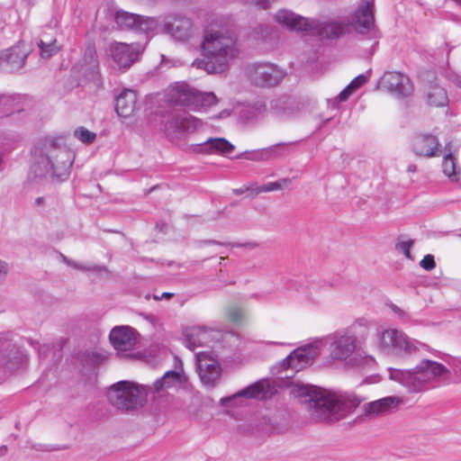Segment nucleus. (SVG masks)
<instances>
[{"label": "nucleus", "mask_w": 461, "mask_h": 461, "mask_svg": "<svg viewBox=\"0 0 461 461\" xmlns=\"http://www.w3.org/2000/svg\"><path fill=\"white\" fill-rule=\"evenodd\" d=\"M276 21L287 29L296 32H312L321 39H338L346 33L349 27L360 34L376 36L373 1L363 2L346 21L318 23L288 10H280L275 15Z\"/></svg>", "instance_id": "f257e3e1"}, {"label": "nucleus", "mask_w": 461, "mask_h": 461, "mask_svg": "<svg viewBox=\"0 0 461 461\" xmlns=\"http://www.w3.org/2000/svg\"><path fill=\"white\" fill-rule=\"evenodd\" d=\"M367 336L368 329L358 322L330 333L326 338L330 359L349 368L373 367L375 359L372 356H363L357 352L365 344Z\"/></svg>", "instance_id": "f03ea898"}, {"label": "nucleus", "mask_w": 461, "mask_h": 461, "mask_svg": "<svg viewBox=\"0 0 461 461\" xmlns=\"http://www.w3.org/2000/svg\"><path fill=\"white\" fill-rule=\"evenodd\" d=\"M291 392L307 405L312 417L318 420H339L358 405L354 399L337 396L311 384H295Z\"/></svg>", "instance_id": "7ed1b4c3"}, {"label": "nucleus", "mask_w": 461, "mask_h": 461, "mask_svg": "<svg viewBox=\"0 0 461 461\" xmlns=\"http://www.w3.org/2000/svg\"><path fill=\"white\" fill-rule=\"evenodd\" d=\"M72 164V154L66 147L59 145L56 138H45L36 148L31 170L35 177L50 176L61 182L69 176Z\"/></svg>", "instance_id": "20e7f679"}, {"label": "nucleus", "mask_w": 461, "mask_h": 461, "mask_svg": "<svg viewBox=\"0 0 461 461\" xmlns=\"http://www.w3.org/2000/svg\"><path fill=\"white\" fill-rule=\"evenodd\" d=\"M202 50L203 58L195 59L192 66L209 74L224 72L229 62L238 56L235 40L218 32L204 36Z\"/></svg>", "instance_id": "39448f33"}, {"label": "nucleus", "mask_w": 461, "mask_h": 461, "mask_svg": "<svg viewBox=\"0 0 461 461\" xmlns=\"http://www.w3.org/2000/svg\"><path fill=\"white\" fill-rule=\"evenodd\" d=\"M389 377L402 385L409 393H420L432 386L433 383L448 378L450 371L443 365L436 361L422 358L421 361L411 369H388Z\"/></svg>", "instance_id": "423d86ee"}, {"label": "nucleus", "mask_w": 461, "mask_h": 461, "mask_svg": "<svg viewBox=\"0 0 461 461\" xmlns=\"http://www.w3.org/2000/svg\"><path fill=\"white\" fill-rule=\"evenodd\" d=\"M149 394L147 385L131 381H120L110 386L107 398L119 410L131 411L142 407Z\"/></svg>", "instance_id": "0eeeda50"}, {"label": "nucleus", "mask_w": 461, "mask_h": 461, "mask_svg": "<svg viewBox=\"0 0 461 461\" xmlns=\"http://www.w3.org/2000/svg\"><path fill=\"white\" fill-rule=\"evenodd\" d=\"M379 346L384 353L402 358L411 356L422 357L424 352L429 350L426 344L410 339L397 330H385L381 332Z\"/></svg>", "instance_id": "6e6552de"}, {"label": "nucleus", "mask_w": 461, "mask_h": 461, "mask_svg": "<svg viewBox=\"0 0 461 461\" xmlns=\"http://www.w3.org/2000/svg\"><path fill=\"white\" fill-rule=\"evenodd\" d=\"M167 102L173 105H183L191 110L210 107L218 103L212 92H200L185 83H176L166 94Z\"/></svg>", "instance_id": "1a4fd4ad"}, {"label": "nucleus", "mask_w": 461, "mask_h": 461, "mask_svg": "<svg viewBox=\"0 0 461 461\" xmlns=\"http://www.w3.org/2000/svg\"><path fill=\"white\" fill-rule=\"evenodd\" d=\"M167 137L172 140H183L190 134L201 131L204 123L185 112H175L164 124Z\"/></svg>", "instance_id": "9d476101"}, {"label": "nucleus", "mask_w": 461, "mask_h": 461, "mask_svg": "<svg viewBox=\"0 0 461 461\" xmlns=\"http://www.w3.org/2000/svg\"><path fill=\"white\" fill-rule=\"evenodd\" d=\"M251 82L258 86H276L285 77V73L271 63H255L249 67Z\"/></svg>", "instance_id": "9b49d317"}, {"label": "nucleus", "mask_w": 461, "mask_h": 461, "mask_svg": "<svg viewBox=\"0 0 461 461\" xmlns=\"http://www.w3.org/2000/svg\"><path fill=\"white\" fill-rule=\"evenodd\" d=\"M109 51L113 62L123 69H128L139 60L143 48L140 43H123L114 41L110 44Z\"/></svg>", "instance_id": "f8f14e48"}, {"label": "nucleus", "mask_w": 461, "mask_h": 461, "mask_svg": "<svg viewBox=\"0 0 461 461\" xmlns=\"http://www.w3.org/2000/svg\"><path fill=\"white\" fill-rule=\"evenodd\" d=\"M30 52L31 50L24 42H19L5 50L0 54V69L7 73L20 71L24 67Z\"/></svg>", "instance_id": "ddd939ff"}, {"label": "nucleus", "mask_w": 461, "mask_h": 461, "mask_svg": "<svg viewBox=\"0 0 461 461\" xmlns=\"http://www.w3.org/2000/svg\"><path fill=\"white\" fill-rule=\"evenodd\" d=\"M163 31L174 40L185 41L192 36V21L183 15L169 14L163 22Z\"/></svg>", "instance_id": "4468645a"}, {"label": "nucleus", "mask_w": 461, "mask_h": 461, "mask_svg": "<svg viewBox=\"0 0 461 461\" xmlns=\"http://www.w3.org/2000/svg\"><path fill=\"white\" fill-rule=\"evenodd\" d=\"M318 355L319 348L316 344H310L305 347L298 348L283 359L281 366L285 370L290 367L295 371H299L307 365L312 364Z\"/></svg>", "instance_id": "2eb2a0df"}, {"label": "nucleus", "mask_w": 461, "mask_h": 461, "mask_svg": "<svg viewBox=\"0 0 461 461\" xmlns=\"http://www.w3.org/2000/svg\"><path fill=\"white\" fill-rule=\"evenodd\" d=\"M382 84L395 96L408 97L413 93V85L408 76L401 72H385L381 77Z\"/></svg>", "instance_id": "dca6fc26"}, {"label": "nucleus", "mask_w": 461, "mask_h": 461, "mask_svg": "<svg viewBox=\"0 0 461 461\" xmlns=\"http://www.w3.org/2000/svg\"><path fill=\"white\" fill-rule=\"evenodd\" d=\"M197 370L202 383L207 386L213 387L221 376V366L207 353L198 352L195 355Z\"/></svg>", "instance_id": "f3484780"}, {"label": "nucleus", "mask_w": 461, "mask_h": 461, "mask_svg": "<svg viewBox=\"0 0 461 461\" xmlns=\"http://www.w3.org/2000/svg\"><path fill=\"white\" fill-rule=\"evenodd\" d=\"M21 361V353L15 344L5 334H0V373H12Z\"/></svg>", "instance_id": "a211bd4d"}, {"label": "nucleus", "mask_w": 461, "mask_h": 461, "mask_svg": "<svg viewBox=\"0 0 461 461\" xmlns=\"http://www.w3.org/2000/svg\"><path fill=\"white\" fill-rule=\"evenodd\" d=\"M411 146L413 152L420 157H437L441 153L438 140L432 134H418L414 136Z\"/></svg>", "instance_id": "6ab92c4d"}, {"label": "nucleus", "mask_w": 461, "mask_h": 461, "mask_svg": "<svg viewBox=\"0 0 461 461\" xmlns=\"http://www.w3.org/2000/svg\"><path fill=\"white\" fill-rule=\"evenodd\" d=\"M79 72L87 79L99 82V60L94 45H88L84 51V56L79 61Z\"/></svg>", "instance_id": "aec40b11"}, {"label": "nucleus", "mask_w": 461, "mask_h": 461, "mask_svg": "<svg viewBox=\"0 0 461 461\" xmlns=\"http://www.w3.org/2000/svg\"><path fill=\"white\" fill-rule=\"evenodd\" d=\"M113 347L119 351H128L136 344L133 329L127 326H117L112 329L109 335Z\"/></svg>", "instance_id": "412c9836"}, {"label": "nucleus", "mask_w": 461, "mask_h": 461, "mask_svg": "<svg viewBox=\"0 0 461 461\" xmlns=\"http://www.w3.org/2000/svg\"><path fill=\"white\" fill-rule=\"evenodd\" d=\"M193 150L197 153L227 155L234 150V145L224 138H209L194 145Z\"/></svg>", "instance_id": "4be33fe9"}, {"label": "nucleus", "mask_w": 461, "mask_h": 461, "mask_svg": "<svg viewBox=\"0 0 461 461\" xmlns=\"http://www.w3.org/2000/svg\"><path fill=\"white\" fill-rule=\"evenodd\" d=\"M402 402V401L396 396H387L370 402L363 406V415L368 418L377 417L397 407Z\"/></svg>", "instance_id": "5701e85b"}, {"label": "nucleus", "mask_w": 461, "mask_h": 461, "mask_svg": "<svg viewBox=\"0 0 461 461\" xmlns=\"http://www.w3.org/2000/svg\"><path fill=\"white\" fill-rule=\"evenodd\" d=\"M115 110L122 118H129L138 110L137 94L131 89L123 90L116 98Z\"/></svg>", "instance_id": "b1692460"}, {"label": "nucleus", "mask_w": 461, "mask_h": 461, "mask_svg": "<svg viewBox=\"0 0 461 461\" xmlns=\"http://www.w3.org/2000/svg\"><path fill=\"white\" fill-rule=\"evenodd\" d=\"M183 335L185 347L191 350H194L197 347L203 346L208 339L206 329L200 326L186 328Z\"/></svg>", "instance_id": "393cba45"}, {"label": "nucleus", "mask_w": 461, "mask_h": 461, "mask_svg": "<svg viewBox=\"0 0 461 461\" xmlns=\"http://www.w3.org/2000/svg\"><path fill=\"white\" fill-rule=\"evenodd\" d=\"M181 381V374L179 371H167L163 376L157 379L151 385H147L149 393H158L168 388H171Z\"/></svg>", "instance_id": "a878e982"}, {"label": "nucleus", "mask_w": 461, "mask_h": 461, "mask_svg": "<svg viewBox=\"0 0 461 461\" xmlns=\"http://www.w3.org/2000/svg\"><path fill=\"white\" fill-rule=\"evenodd\" d=\"M445 149L447 153L445 155L442 163L443 172L451 181L456 182L459 179L461 168L457 167L456 158L453 156L451 143H447Z\"/></svg>", "instance_id": "bb28decb"}, {"label": "nucleus", "mask_w": 461, "mask_h": 461, "mask_svg": "<svg viewBox=\"0 0 461 461\" xmlns=\"http://www.w3.org/2000/svg\"><path fill=\"white\" fill-rule=\"evenodd\" d=\"M139 14H131L126 11H117L115 14V23L121 30H134L138 23Z\"/></svg>", "instance_id": "cd10ccee"}, {"label": "nucleus", "mask_w": 461, "mask_h": 461, "mask_svg": "<svg viewBox=\"0 0 461 461\" xmlns=\"http://www.w3.org/2000/svg\"><path fill=\"white\" fill-rule=\"evenodd\" d=\"M264 393V384L257 382L245 389L238 392L232 397H225L221 399V404H225L226 402H230L236 397H246V398H258L260 394Z\"/></svg>", "instance_id": "c85d7f7f"}, {"label": "nucleus", "mask_w": 461, "mask_h": 461, "mask_svg": "<svg viewBox=\"0 0 461 461\" xmlns=\"http://www.w3.org/2000/svg\"><path fill=\"white\" fill-rule=\"evenodd\" d=\"M427 102L433 106H445L448 103L446 91L438 86H431L427 93Z\"/></svg>", "instance_id": "c756f323"}, {"label": "nucleus", "mask_w": 461, "mask_h": 461, "mask_svg": "<svg viewBox=\"0 0 461 461\" xmlns=\"http://www.w3.org/2000/svg\"><path fill=\"white\" fill-rule=\"evenodd\" d=\"M135 31L145 32L146 34L154 33L158 27V22L155 17L139 15Z\"/></svg>", "instance_id": "7c9ffc66"}, {"label": "nucleus", "mask_w": 461, "mask_h": 461, "mask_svg": "<svg viewBox=\"0 0 461 461\" xmlns=\"http://www.w3.org/2000/svg\"><path fill=\"white\" fill-rule=\"evenodd\" d=\"M266 111V106L262 104H256L241 110L240 117L242 120L252 122L256 121Z\"/></svg>", "instance_id": "2f4dec72"}, {"label": "nucleus", "mask_w": 461, "mask_h": 461, "mask_svg": "<svg viewBox=\"0 0 461 461\" xmlns=\"http://www.w3.org/2000/svg\"><path fill=\"white\" fill-rule=\"evenodd\" d=\"M295 142H280L270 147L265 148L267 160L281 158L288 153V147Z\"/></svg>", "instance_id": "473e14b6"}, {"label": "nucleus", "mask_w": 461, "mask_h": 461, "mask_svg": "<svg viewBox=\"0 0 461 461\" xmlns=\"http://www.w3.org/2000/svg\"><path fill=\"white\" fill-rule=\"evenodd\" d=\"M60 257H61L62 261L65 264H67L68 266L72 267L73 268L77 269V270H81L84 272H95V273L108 271V269L105 266H97V265L85 266L83 264L77 263V262L67 258L63 254H61Z\"/></svg>", "instance_id": "72a5a7b5"}, {"label": "nucleus", "mask_w": 461, "mask_h": 461, "mask_svg": "<svg viewBox=\"0 0 461 461\" xmlns=\"http://www.w3.org/2000/svg\"><path fill=\"white\" fill-rule=\"evenodd\" d=\"M291 183V179L289 178H281L276 182H270L261 186L256 187L253 189V197L258 195L260 193H267L272 191L280 190L283 187L284 184Z\"/></svg>", "instance_id": "f704fd0d"}, {"label": "nucleus", "mask_w": 461, "mask_h": 461, "mask_svg": "<svg viewBox=\"0 0 461 461\" xmlns=\"http://www.w3.org/2000/svg\"><path fill=\"white\" fill-rule=\"evenodd\" d=\"M40 50V56L43 59H49L58 54L61 50V45L58 41L51 43L37 44Z\"/></svg>", "instance_id": "c9c22d12"}, {"label": "nucleus", "mask_w": 461, "mask_h": 461, "mask_svg": "<svg viewBox=\"0 0 461 461\" xmlns=\"http://www.w3.org/2000/svg\"><path fill=\"white\" fill-rule=\"evenodd\" d=\"M15 111H20L14 107V97L12 95H0V115H8Z\"/></svg>", "instance_id": "e433bc0d"}, {"label": "nucleus", "mask_w": 461, "mask_h": 461, "mask_svg": "<svg viewBox=\"0 0 461 461\" xmlns=\"http://www.w3.org/2000/svg\"><path fill=\"white\" fill-rule=\"evenodd\" d=\"M74 136L83 143L90 144L95 140L96 135L84 127H79L74 131Z\"/></svg>", "instance_id": "4c0bfd02"}, {"label": "nucleus", "mask_w": 461, "mask_h": 461, "mask_svg": "<svg viewBox=\"0 0 461 461\" xmlns=\"http://www.w3.org/2000/svg\"><path fill=\"white\" fill-rule=\"evenodd\" d=\"M414 244L413 240H402V237L397 239V242L395 243V249L398 252L402 253L407 258L412 259L411 255V249Z\"/></svg>", "instance_id": "58836bf2"}, {"label": "nucleus", "mask_w": 461, "mask_h": 461, "mask_svg": "<svg viewBox=\"0 0 461 461\" xmlns=\"http://www.w3.org/2000/svg\"><path fill=\"white\" fill-rule=\"evenodd\" d=\"M199 245L200 246L201 245H220V246H231V247H237V248H249V249H253V248L257 247L256 243H251V242L243 243V244H240V243H223V242H220V241H217V240H200L199 241Z\"/></svg>", "instance_id": "ea45409f"}, {"label": "nucleus", "mask_w": 461, "mask_h": 461, "mask_svg": "<svg viewBox=\"0 0 461 461\" xmlns=\"http://www.w3.org/2000/svg\"><path fill=\"white\" fill-rule=\"evenodd\" d=\"M239 158H245L246 159L253 161L267 160V154H265V149L253 151H246L241 153Z\"/></svg>", "instance_id": "a19ab883"}, {"label": "nucleus", "mask_w": 461, "mask_h": 461, "mask_svg": "<svg viewBox=\"0 0 461 461\" xmlns=\"http://www.w3.org/2000/svg\"><path fill=\"white\" fill-rule=\"evenodd\" d=\"M228 317L234 323H239L244 318V311L237 306L230 307L228 310Z\"/></svg>", "instance_id": "79ce46f5"}, {"label": "nucleus", "mask_w": 461, "mask_h": 461, "mask_svg": "<svg viewBox=\"0 0 461 461\" xmlns=\"http://www.w3.org/2000/svg\"><path fill=\"white\" fill-rule=\"evenodd\" d=\"M368 80V77L365 74L358 75L349 84L348 86L351 87V89L355 92L358 88H360L362 86H364Z\"/></svg>", "instance_id": "37998d69"}, {"label": "nucleus", "mask_w": 461, "mask_h": 461, "mask_svg": "<svg viewBox=\"0 0 461 461\" xmlns=\"http://www.w3.org/2000/svg\"><path fill=\"white\" fill-rule=\"evenodd\" d=\"M420 266L427 271L434 269L436 267L434 257L430 254L424 256V258L420 262Z\"/></svg>", "instance_id": "c03bdc74"}, {"label": "nucleus", "mask_w": 461, "mask_h": 461, "mask_svg": "<svg viewBox=\"0 0 461 461\" xmlns=\"http://www.w3.org/2000/svg\"><path fill=\"white\" fill-rule=\"evenodd\" d=\"M354 93V91L351 89V87L348 85L338 95V97L331 101V105L335 107V105L338 103V100L339 102H345L348 99V97Z\"/></svg>", "instance_id": "a18cd8bd"}, {"label": "nucleus", "mask_w": 461, "mask_h": 461, "mask_svg": "<svg viewBox=\"0 0 461 461\" xmlns=\"http://www.w3.org/2000/svg\"><path fill=\"white\" fill-rule=\"evenodd\" d=\"M52 41H58L56 36L47 31H44L40 35L37 44L51 43Z\"/></svg>", "instance_id": "49530a36"}, {"label": "nucleus", "mask_w": 461, "mask_h": 461, "mask_svg": "<svg viewBox=\"0 0 461 461\" xmlns=\"http://www.w3.org/2000/svg\"><path fill=\"white\" fill-rule=\"evenodd\" d=\"M9 269V265L5 261L0 259V283L5 280Z\"/></svg>", "instance_id": "de8ad7c7"}, {"label": "nucleus", "mask_w": 461, "mask_h": 461, "mask_svg": "<svg viewBox=\"0 0 461 461\" xmlns=\"http://www.w3.org/2000/svg\"><path fill=\"white\" fill-rule=\"evenodd\" d=\"M286 104V99H279L272 103V108L278 113H285V109L281 104Z\"/></svg>", "instance_id": "09e8293b"}, {"label": "nucleus", "mask_w": 461, "mask_h": 461, "mask_svg": "<svg viewBox=\"0 0 461 461\" xmlns=\"http://www.w3.org/2000/svg\"><path fill=\"white\" fill-rule=\"evenodd\" d=\"M452 368L455 375L461 378V359L455 360Z\"/></svg>", "instance_id": "8fccbe9b"}, {"label": "nucleus", "mask_w": 461, "mask_h": 461, "mask_svg": "<svg viewBox=\"0 0 461 461\" xmlns=\"http://www.w3.org/2000/svg\"><path fill=\"white\" fill-rule=\"evenodd\" d=\"M253 189L252 187L250 186H243V187H240V188H235L232 190V193L236 195H240V194H242L244 193H246L247 191H251L253 193Z\"/></svg>", "instance_id": "3c124183"}, {"label": "nucleus", "mask_w": 461, "mask_h": 461, "mask_svg": "<svg viewBox=\"0 0 461 461\" xmlns=\"http://www.w3.org/2000/svg\"><path fill=\"white\" fill-rule=\"evenodd\" d=\"M256 32L258 31H260V33H261V36L264 37V36H267L269 32V29L267 26H265V25H258L256 29H255Z\"/></svg>", "instance_id": "603ef678"}, {"label": "nucleus", "mask_w": 461, "mask_h": 461, "mask_svg": "<svg viewBox=\"0 0 461 461\" xmlns=\"http://www.w3.org/2000/svg\"><path fill=\"white\" fill-rule=\"evenodd\" d=\"M173 294L171 293H163L161 294V298H165V299H170L171 297H173Z\"/></svg>", "instance_id": "864d4df0"}, {"label": "nucleus", "mask_w": 461, "mask_h": 461, "mask_svg": "<svg viewBox=\"0 0 461 461\" xmlns=\"http://www.w3.org/2000/svg\"><path fill=\"white\" fill-rule=\"evenodd\" d=\"M43 201H44V198L43 197H38L36 200H35V203L36 205H41L43 203Z\"/></svg>", "instance_id": "5fc2aeb1"}, {"label": "nucleus", "mask_w": 461, "mask_h": 461, "mask_svg": "<svg viewBox=\"0 0 461 461\" xmlns=\"http://www.w3.org/2000/svg\"><path fill=\"white\" fill-rule=\"evenodd\" d=\"M408 171L410 172H415L416 171V166L415 165H410L408 167Z\"/></svg>", "instance_id": "6e6d98bb"}, {"label": "nucleus", "mask_w": 461, "mask_h": 461, "mask_svg": "<svg viewBox=\"0 0 461 461\" xmlns=\"http://www.w3.org/2000/svg\"><path fill=\"white\" fill-rule=\"evenodd\" d=\"M154 299H155V300H157V301H158V300H160V299H162V298H161V295H160V296H159V295H155V296H154Z\"/></svg>", "instance_id": "4d7b16f0"}, {"label": "nucleus", "mask_w": 461, "mask_h": 461, "mask_svg": "<svg viewBox=\"0 0 461 461\" xmlns=\"http://www.w3.org/2000/svg\"><path fill=\"white\" fill-rule=\"evenodd\" d=\"M393 310H394V312H400L399 307H396V306L394 307V309H393Z\"/></svg>", "instance_id": "13d9d810"}, {"label": "nucleus", "mask_w": 461, "mask_h": 461, "mask_svg": "<svg viewBox=\"0 0 461 461\" xmlns=\"http://www.w3.org/2000/svg\"><path fill=\"white\" fill-rule=\"evenodd\" d=\"M220 274H222V271H220ZM220 279H221V275H220Z\"/></svg>", "instance_id": "bf43d9fd"}]
</instances>
